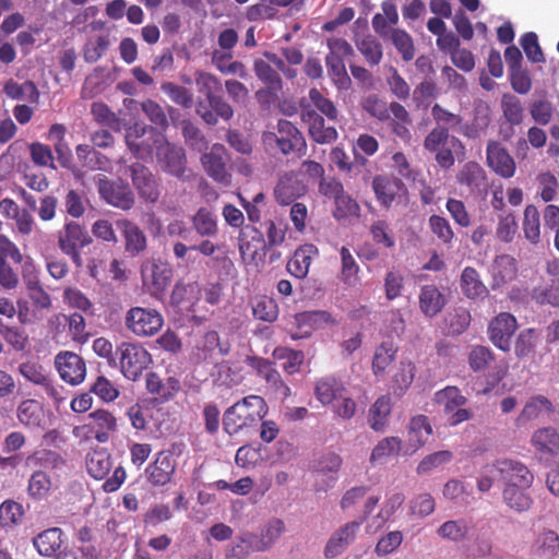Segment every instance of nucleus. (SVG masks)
<instances>
[{
	"instance_id": "1",
	"label": "nucleus",
	"mask_w": 559,
	"mask_h": 559,
	"mask_svg": "<svg viewBox=\"0 0 559 559\" xmlns=\"http://www.w3.org/2000/svg\"><path fill=\"white\" fill-rule=\"evenodd\" d=\"M195 84L199 93L205 96L204 99H198L195 103V114L207 126H216L218 119L229 121L234 117V109L221 95L222 83L217 76L212 73L199 70L194 73Z\"/></svg>"
},
{
	"instance_id": "2",
	"label": "nucleus",
	"mask_w": 559,
	"mask_h": 559,
	"mask_svg": "<svg viewBox=\"0 0 559 559\" xmlns=\"http://www.w3.org/2000/svg\"><path fill=\"white\" fill-rule=\"evenodd\" d=\"M267 405L259 395H248L229 406L223 414L224 431L229 436L255 428L267 414Z\"/></svg>"
},
{
	"instance_id": "3",
	"label": "nucleus",
	"mask_w": 559,
	"mask_h": 559,
	"mask_svg": "<svg viewBox=\"0 0 559 559\" xmlns=\"http://www.w3.org/2000/svg\"><path fill=\"white\" fill-rule=\"evenodd\" d=\"M85 465L91 477L97 480L105 479L102 488L105 492L117 491L124 483L127 473L122 466L114 469L110 477H107L112 468V457L107 449H93L86 455Z\"/></svg>"
},
{
	"instance_id": "4",
	"label": "nucleus",
	"mask_w": 559,
	"mask_h": 559,
	"mask_svg": "<svg viewBox=\"0 0 559 559\" xmlns=\"http://www.w3.org/2000/svg\"><path fill=\"white\" fill-rule=\"evenodd\" d=\"M423 146L435 154V160L442 169H450L455 163L454 150L464 147L462 141L443 127L432 128L425 136Z\"/></svg>"
},
{
	"instance_id": "5",
	"label": "nucleus",
	"mask_w": 559,
	"mask_h": 559,
	"mask_svg": "<svg viewBox=\"0 0 559 559\" xmlns=\"http://www.w3.org/2000/svg\"><path fill=\"white\" fill-rule=\"evenodd\" d=\"M93 242L88 230L75 221L66 222L58 231V247L68 255L76 267H82L81 250Z\"/></svg>"
},
{
	"instance_id": "6",
	"label": "nucleus",
	"mask_w": 559,
	"mask_h": 559,
	"mask_svg": "<svg viewBox=\"0 0 559 559\" xmlns=\"http://www.w3.org/2000/svg\"><path fill=\"white\" fill-rule=\"evenodd\" d=\"M262 139L267 144L275 142L280 152L284 155L295 153L298 156H304L307 151V143L302 132L286 119H280L276 132H265Z\"/></svg>"
},
{
	"instance_id": "7",
	"label": "nucleus",
	"mask_w": 559,
	"mask_h": 559,
	"mask_svg": "<svg viewBox=\"0 0 559 559\" xmlns=\"http://www.w3.org/2000/svg\"><path fill=\"white\" fill-rule=\"evenodd\" d=\"M116 354L122 374L132 381H136L152 362L151 354L138 343L122 342Z\"/></svg>"
},
{
	"instance_id": "8",
	"label": "nucleus",
	"mask_w": 559,
	"mask_h": 559,
	"mask_svg": "<svg viewBox=\"0 0 559 559\" xmlns=\"http://www.w3.org/2000/svg\"><path fill=\"white\" fill-rule=\"evenodd\" d=\"M164 325V318L159 311L152 308L132 307L124 316V326L138 337L156 335Z\"/></svg>"
},
{
	"instance_id": "9",
	"label": "nucleus",
	"mask_w": 559,
	"mask_h": 559,
	"mask_svg": "<svg viewBox=\"0 0 559 559\" xmlns=\"http://www.w3.org/2000/svg\"><path fill=\"white\" fill-rule=\"evenodd\" d=\"M95 183L99 198L108 205L121 211H130L134 206L135 197L127 181L100 175Z\"/></svg>"
},
{
	"instance_id": "10",
	"label": "nucleus",
	"mask_w": 559,
	"mask_h": 559,
	"mask_svg": "<svg viewBox=\"0 0 559 559\" xmlns=\"http://www.w3.org/2000/svg\"><path fill=\"white\" fill-rule=\"evenodd\" d=\"M239 251L246 263L255 266L263 264L267 253L263 233L254 226L247 225L239 235Z\"/></svg>"
},
{
	"instance_id": "11",
	"label": "nucleus",
	"mask_w": 559,
	"mask_h": 559,
	"mask_svg": "<svg viewBox=\"0 0 559 559\" xmlns=\"http://www.w3.org/2000/svg\"><path fill=\"white\" fill-rule=\"evenodd\" d=\"M177 471V460L173 450H162L146 466V480L153 487H163L171 483Z\"/></svg>"
},
{
	"instance_id": "12",
	"label": "nucleus",
	"mask_w": 559,
	"mask_h": 559,
	"mask_svg": "<svg viewBox=\"0 0 559 559\" xmlns=\"http://www.w3.org/2000/svg\"><path fill=\"white\" fill-rule=\"evenodd\" d=\"M144 286L147 287L150 294L154 297L162 296L173 280L171 266L159 260L147 261L141 269Z\"/></svg>"
},
{
	"instance_id": "13",
	"label": "nucleus",
	"mask_w": 559,
	"mask_h": 559,
	"mask_svg": "<svg viewBox=\"0 0 559 559\" xmlns=\"http://www.w3.org/2000/svg\"><path fill=\"white\" fill-rule=\"evenodd\" d=\"M129 175L139 197L147 203H155L159 199V183L153 173L145 165L136 162L129 166Z\"/></svg>"
},
{
	"instance_id": "14",
	"label": "nucleus",
	"mask_w": 559,
	"mask_h": 559,
	"mask_svg": "<svg viewBox=\"0 0 559 559\" xmlns=\"http://www.w3.org/2000/svg\"><path fill=\"white\" fill-rule=\"evenodd\" d=\"M515 317L509 312H500L488 324V337L502 352H509L511 340L518 330Z\"/></svg>"
},
{
	"instance_id": "15",
	"label": "nucleus",
	"mask_w": 559,
	"mask_h": 559,
	"mask_svg": "<svg viewBox=\"0 0 559 559\" xmlns=\"http://www.w3.org/2000/svg\"><path fill=\"white\" fill-rule=\"evenodd\" d=\"M87 437H93L99 443L108 442L110 433L117 430L116 417L106 409L90 413L85 423L80 427Z\"/></svg>"
},
{
	"instance_id": "16",
	"label": "nucleus",
	"mask_w": 559,
	"mask_h": 559,
	"mask_svg": "<svg viewBox=\"0 0 559 559\" xmlns=\"http://www.w3.org/2000/svg\"><path fill=\"white\" fill-rule=\"evenodd\" d=\"M227 151L223 144L215 143L211 151L204 153L201 157L206 174L216 182L229 185L231 176L226 166Z\"/></svg>"
},
{
	"instance_id": "17",
	"label": "nucleus",
	"mask_w": 559,
	"mask_h": 559,
	"mask_svg": "<svg viewBox=\"0 0 559 559\" xmlns=\"http://www.w3.org/2000/svg\"><path fill=\"white\" fill-rule=\"evenodd\" d=\"M55 364L62 380L71 385L83 382L86 376L84 359L72 352H61L56 356Z\"/></svg>"
},
{
	"instance_id": "18",
	"label": "nucleus",
	"mask_w": 559,
	"mask_h": 559,
	"mask_svg": "<svg viewBox=\"0 0 559 559\" xmlns=\"http://www.w3.org/2000/svg\"><path fill=\"white\" fill-rule=\"evenodd\" d=\"M124 243V252L130 257H139L147 249V237L142 228L129 218L116 221Z\"/></svg>"
},
{
	"instance_id": "19",
	"label": "nucleus",
	"mask_w": 559,
	"mask_h": 559,
	"mask_svg": "<svg viewBox=\"0 0 559 559\" xmlns=\"http://www.w3.org/2000/svg\"><path fill=\"white\" fill-rule=\"evenodd\" d=\"M301 121L308 127L309 136L319 144L334 142L338 133L333 126H326L325 119L316 110L306 108L300 112Z\"/></svg>"
},
{
	"instance_id": "20",
	"label": "nucleus",
	"mask_w": 559,
	"mask_h": 559,
	"mask_svg": "<svg viewBox=\"0 0 559 559\" xmlns=\"http://www.w3.org/2000/svg\"><path fill=\"white\" fill-rule=\"evenodd\" d=\"M493 468L506 480V484H516L522 485L524 488H530L534 481L533 473L520 461L511 459L497 460L493 463Z\"/></svg>"
},
{
	"instance_id": "21",
	"label": "nucleus",
	"mask_w": 559,
	"mask_h": 559,
	"mask_svg": "<svg viewBox=\"0 0 559 559\" xmlns=\"http://www.w3.org/2000/svg\"><path fill=\"white\" fill-rule=\"evenodd\" d=\"M20 373L35 385L41 386L47 395L53 399L57 402L63 400L61 396V389L53 384V381L50 379L47 370L35 361H25L19 366Z\"/></svg>"
},
{
	"instance_id": "22",
	"label": "nucleus",
	"mask_w": 559,
	"mask_h": 559,
	"mask_svg": "<svg viewBox=\"0 0 559 559\" xmlns=\"http://www.w3.org/2000/svg\"><path fill=\"white\" fill-rule=\"evenodd\" d=\"M488 166L500 177L509 179L514 176L516 166L508 150L497 141H490L486 147Z\"/></svg>"
},
{
	"instance_id": "23",
	"label": "nucleus",
	"mask_w": 559,
	"mask_h": 559,
	"mask_svg": "<svg viewBox=\"0 0 559 559\" xmlns=\"http://www.w3.org/2000/svg\"><path fill=\"white\" fill-rule=\"evenodd\" d=\"M360 530V522L350 521L336 530L329 538L324 547V556L328 559L335 558L343 554L354 543Z\"/></svg>"
},
{
	"instance_id": "24",
	"label": "nucleus",
	"mask_w": 559,
	"mask_h": 559,
	"mask_svg": "<svg viewBox=\"0 0 559 559\" xmlns=\"http://www.w3.org/2000/svg\"><path fill=\"white\" fill-rule=\"evenodd\" d=\"M307 192L306 185L298 178L294 171L285 173L277 181L274 195L282 205L293 203Z\"/></svg>"
},
{
	"instance_id": "25",
	"label": "nucleus",
	"mask_w": 559,
	"mask_h": 559,
	"mask_svg": "<svg viewBox=\"0 0 559 559\" xmlns=\"http://www.w3.org/2000/svg\"><path fill=\"white\" fill-rule=\"evenodd\" d=\"M333 323L334 320L328 311H305L295 316L296 331L290 332L293 340L309 337L319 323Z\"/></svg>"
},
{
	"instance_id": "26",
	"label": "nucleus",
	"mask_w": 559,
	"mask_h": 559,
	"mask_svg": "<svg viewBox=\"0 0 559 559\" xmlns=\"http://www.w3.org/2000/svg\"><path fill=\"white\" fill-rule=\"evenodd\" d=\"M146 390L155 395L157 400L165 403L173 400L181 389V383L176 377H168L165 381L156 373L146 374Z\"/></svg>"
},
{
	"instance_id": "27",
	"label": "nucleus",
	"mask_w": 559,
	"mask_h": 559,
	"mask_svg": "<svg viewBox=\"0 0 559 559\" xmlns=\"http://www.w3.org/2000/svg\"><path fill=\"white\" fill-rule=\"evenodd\" d=\"M346 392L343 381L334 376H324L314 381V397L323 405L328 406L338 401L342 394Z\"/></svg>"
},
{
	"instance_id": "28",
	"label": "nucleus",
	"mask_w": 559,
	"mask_h": 559,
	"mask_svg": "<svg viewBox=\"0 0 559 559\" xmlns=\"http://www.w3.org/2000/svg\"><path fill=\"white\" fill-rule=\"evenodd\" d=\"M531 444L537 453L555 457L559 454V432L551 426L538 428L532 433Z\"/></svg>"
},
{
	"instance_id": "29",
	"label": "nucleus",
	"mask_w": 559,
	"mask_h": 559,
	"mask_svg": "<svg viewBox=\"0 0 559 559\" xmlns=\"http://www.w3.org/2000/svg\"><path fill=\"white\" fill-rule=\"evenodd\" d=\"M317 254L318 248L314 245L305 243L298 247L286 264L287 272L298 280L305 278L309 273L312 259Z\"/></svg>"
},
{
	"instance_id": "30",
	"label": "nucleus",
	"mask_w": 559,
	"mask_h": 559,
	"mask_svg": "<svg viewBox=\"0 0 559 559\" xmlns=\"http://www.w3.org/2000/svg\"><path fill=\"white\" fill-rule=\"evenodd\" d=\"M491 275L492 289L500 288L501 286L512 282L518 276L516 260L509 254L496 257L491 266Z\"/></svg>"
},
{
	"instance_id": "31",
	"label": "nucleus",
	"mask_w": 559,
	"mask_h": 559,
	"mask_svg": "<svg viewBox=\"0 0 559 559\" xmlns=\"http://www.w3.org/2000/svg\"><path fill=\"white\" fill-rule=\"evenodd\" d=\"M545 412L551 414L555 412L552 402L544 395H534L526 401L521 413L515 418V426L524 427L530 421L537 419Z\"/></svg>"
},
{
	"instance_id": "32",
	"label": "nucleus",
	"mask_w": 559,
	"mask_h": 559,
	"mask_svg": "<svg viewBox=\"0 0 559 559\" xmlns=\"http://www.w3.org/2000/svg\"><path fill=\"white\" fill-rule=\"evenodd\" d=\"M147 133H154V129L141 122H135L127 128L126 144L134 156L141 157L152 153V145L143 139Z\"/></svg>"
},
{
	"instance_id": "33",
	"label": "nucleus",
	"mask_w": 559,
	"mask_h": 559,
	"mask_svg": "<svg viewBox=\"0 0 559 559\" xmlns=\"http://www.w3.org/2000/svg\"><path fill=\"white\" fill-rule=\"evenodd\" d=\"M316 110L321 116H325L329 121H335L338 117V110L334 103L325 97L318 88H310L308 99L304 98L300 102V112L306 108Z\"/></svg>"
},
{
	"instance_id": "34",
	"label": "nucleus",
	"mask_w": 559,
	"mask_h": 559,
	"mask_svg": "<svg viewBox=\"0 0 559 559\" xmlns=\"http://www.w3.org/2000/svg\"><path fill=\"white\" fill-rule=\"evenodd\" d=\"M445 298L436 285H424L419 294V308L421 312L432 318L443 309Z\"/></svg>"
},
{
	"instance_id": "35",
	"label": "nucleus",
	"mask_w": 559,
	"mask_h": 559,
	"mask_svg": "<svg viewBox=\"0 0 559 559\" xmlns=\"http://www.w3.org/2000/svg\"><path fill=\"white\" fill-rule=\"evenodd\" d=\"M503 502L514 512H526L532 508L533 498L524 490L522 485L506 484L502 491Z\"/></svg>"
},
{
	"instance_id": "36",
	"label": "nucleus",
	"mask_w": 559,
	"mask_h": 559,
	"mask_svg": "<svg viewBox=\"0 0 559 559\" xmlns=\"http://www.w3.org/2000/svg\"><path fill=\"white\" fill-rule=\"evenodd\" d=\"M408 441L411 445L418 450L424 447L432 435V426L426 415L413 416L407 426Z\"/></svg>"
},
{
	"instance_id": "37",
	"label": "nucleus",
	"mask_w": 559,
	"mask_h": 559,
	"mask_svg": "<svg viewBox=\"0 0 559 559\" xmlns=\"http://www.w3.org/2000/svg\"><path fill=\"white\" fill-rule=\"evenodd\" d=\"M460 185L466 186L471 191L486 187L487 176L484 168L475 162H467L456 174Z\"/></svg>"
},
{
	"instance_id": "38",
	"label": "nucleus",
	"mask_w": 559,
	"mask_h": 559,
	"mask_svg": "<svg viewBox=\"0 0 559 559\" xmlns=\"http://www.w3.org/2000/svg\"><path fill=\"white\" fill-rule=\"evenodd\" d=\"M62 535L59 527L47 528L34 537L33 545L41 556L51 557L60 549Z\"/></svg>"
},
{
	"instance_id": "39",
	"label": "nucleus",
	"mask_w": 559,
	"mask_h": 559,
	"mask_svg": "<svg viewBox=\"0 0 559 559\" xmlns=\"http://www.w3.org/2000/svg\"><path fill=\"white\" fill-rule=\"evenodd\" d=\"M460 285L463 294L469 299L485 297L488 294L479 273L472 266H466L462 271Z\"/></svg>"
},
{
	"instance_id": "40",
	"label": "nucleus",
	"mask_w": 559,
	"mask_h": 559,
	"mask_svg": "<svg viewBox=\"0 0 559 559\" xmlns=\"http://www.w3.org/2000/svg\"><path fill=\"white\" fill-rule=\"evenodd\" d=\"M401 181L386 176L378 175L372 179V189L378 202L384 207H390L400 189Z\"/></svg>"
},
{
	"instance_id": "41",
	"label": "nucleus",
	"mask_w": 559,
	"mask_h": 559,
	"mask_svg": "<svg viewBox=\"0 0 559 559\" xmlns=\"http://www.w3.org/2000/svg\"><path fill=\"white\" fill-rule=\"evenodd\" d=\"M17 419L24 426L40 428L44 424V408L36 400H24L16 411Z\"/></svg>"
},
{
	"instance_id": "42",
	"label": "nucleus",
	"mask_w": 559,
	"mask_h": 559,
	"mask_svg": "<svg viewBox=\"0 0 559 559\" xmlns=\"http://www.w3.org/2000/svg\"><path fill=\"white\" fill-rule=\"evenodd\" d=\"M392 412V402L389 395L379 396L369 409V425L372 430L383 431Z\"/></svg>"
},
{
	"instance_id": "43",
	"label": "nucleus",
	"mask_w": 559,
	"mask_h": 559,
	"mask_svg": "<svg viewBox=\"0 0 559 559\" xmlns=\"http://www.w3.org/2000/svg\"><path fill=\"white\" fill-rule=\"evenodd\" d=\"M187 158L182 147L168 146L164 153V170L179 179L187 180Z\"/></svg>"
},
{
	"instance_id": "44",
	"label": "nucleus",
	"mask_w": 559,
	"mask_h": 559,
	"mask_svg": "<svg viewBox=\"0 0 559 559\" xmlns=\"http://www.w3.org/2000/svg\"><path fill=\"white\" fill-rule=\"evenodd\" d=\"M397 347L391 341H384L374 349L372 357V372L376 377L382 376L394 361Z\"/></svg>"
},
{
	"instance_id": "45",
	"label": "nucleus",
	"mask_w": 559,
	"mask_h": 559,
	"mask_svg": "<svg viewBox=\"0 0 559 559\" xmlns=\"http://www.w3.org/2000/svg\"><path fill=\"white\" fill-rule=\"evenodd\" d=\"M328 73L338 90H348L352 80L346 71L343 58L337 53H328L325 57Z\"/></svg>"
},
{
	"instance_id": "46",
	"label": "nucleus",
	"mask_w": 559,
	"mask_h": 559,
	"mask_svg": "<svg viewBox=\"0 0 559 559\" xmlns=\"http://www.w3.org/2000/svg\"><path fill=\"white\" fill-rule=\"evenodd\" d=\"M3 92L11 99L22 100L27 97L31 103H38L40 96L36 84L29 80L20 84L10 79L4 83Z\"/></svg>"
},
{
	"instance_id": "47",
	"label": "nucleus",
	"mask_w": 559,
	"mask_h": 559,
	"mask_svg": "<svg viewBox=\"0 0 559 559\" xmlns=\"http://www.w3.org/2000/svg\"><path fill=\"white\" fill-rule=\"evenodd\" d=\"M75 538L80 543L78 548L83 559H100V545L91 527L87 525L80 527L75 533Z\"/></svg>"
},
{
	"instance_id": "48",
	"label": "nucleus",
	"mask_w": 559,
	"mask_h": 559,
	"mask_svg": "<svg viewBox=\"0 0 559 559\" xmlns=\"http://www.w3.org/2000/svg\"><path fill=\"white\" fill-rule=\"evenodd\" d=\"M435 400L438 404L443 406L445 417L467 403V399L461 391L456 386L451 385L436 392Z\"/></svg>"
},
{
	"instance_id": "49",
	"label": "nucleus",
	"mask_w": 559,
	"mask_h": 559,
	"mask_svg": "<svg viewBox=\"0 0 559 559\" xmlns=\"http://www.w3.org/2000/svg\"><path fill=\"white\" fill-rule=\"evenodd\" d=\"M522 229L527 241L532 245L539 242L540 215L538 209L534 204H528L524 209Z\"/></svg>"
},
{
	"instance_id": "50",
	"label": "nucleus",
	"mask_w": 559,
	"mask_h": 559,
	"mask_svg": "<svg viewBox=\"0 0 559 559\" xmlns=\"http://www.w3.org/2000/svg\"><path fill=\"white\" fill-rule=\"evenodd\" d=\"M402 440L399 437H386L380 440L372 449L370 463L372 465L385 463L392 455L399 454Z\"/></svg>"
},
{
	"instance_id": "51",
	"label": "nucleus",
	"mask_w": 559,
	"mask_h": 559,
	"mask_svg": "<svg viewBox=\"0 0 559 559\" xmlns=\"http://www.w3.org/2000/svg\"><path fill=\"white\" fill-rule=\"evenodd\" d=\"M252 314L257 320L264 322H274L278 317V306L276 301L265 295L257 296L251 300Z\"/></svg>"
},
{
	"instance_id": "52",
	"label": "nucleus",
	"mask_w": 559,
	"mask_h": 559,
	"mask_svg": "<svg viewBox=\"0 0 559 559\" xmlns=\"http://www.w3.org/2000/svg\"><path fill=\"white\" fill-rule=\"evenodd\" d=\"M52 488V480L50 476L41 471H35L27 484V493L34 500H43L46 499Z\"/></svg>"
},
{
	"instance_id": "53",
	"label": "nucleus",
	"mask_w": 559,
	"mask_h": 559,
	"mask_svg": "<svg viewBox=\"0 0 559 559\" xmlns=\"http://www.w3.org/2000/svg\"><path fill=\"white\" fill-rule=\"evenodd\" d=\"M358 51L370 67L378 66L383 57L381 43L372 35H367L356 41Z\"/></svg>"
},
{
	"instance_id": "54",
	"label": "nucleus",
	"mask_w": 559,
	"mask_h": 559,
	"mask_svg": "<svg viewBox=\"0 0 559 559\" xmlns=\"http://www.w3.org/2000/svg\"><path fill=\"white\" fill-rule=\"evenodd\" d=\"M501 110L503 118L511 127L519 126L524 119V108L519 97L512 94H504L501 98Z\"/></svg>"
},
{
	"instance_id": "55",
	"label": "nucleus",
	"mask_w": 559,
	"mask_h": 559,
	"mask_svg": "<svg viewBox=\"0 0 559 559\" xmlns=\"http://www.w3.org/2000/svg\"><path fill=\"white\" fill-rule=\"evenodd\" d=\"M416 367L412 361H402L392 378V390L397 396H402L414 381Z\"/></svg>"
},
{
	"instance_id": "56",
	"label": "nucleus",
	"mask_w": 559,
	"mask_h": 559,
	"mask_svg": "<svg viewBox=\"0 0 559 559\" xmlns=\"http://www.w3.org/2000/svg\"><path fill=\"white\" fill-rule=\"evenodd\" d=\"M342 267L341 280L347 286H355L359 282V265L350 253L349 249L342 247L340 250Z\"/></svg>"
},
{
	"instance_id": "57",
	"label": "nucleus",
	"mask_w": 559,
	"mask_h": 559,
	"mask_svg": "<svg viewBox=\"0 0 559 559\" xmlns=\"http://www.w3.org/2000/svg\"><path fill=\"white\" fill-rule=\"evenodd\" d=\"M192 224L195 231L202 237H210L217 234V223L214 214L206 207H200L192 216Z\"/></svg>"
},
{
	"instance_id": "58",
	"label": "nucleus",
	"mask_w": 559,
	"mask_h": 559,
	"mask_svg": "<svg viewBox=\"0 0 559 559\" xmlns=\"http://www.w3.org/2000/svg\"><path fill=\"white\" fill-rule=\"evenodd\" d=\"M253 69L259 80H261L270 90L275 92L282 90V79L269 62L263 59H257L254 60Z\"/></svg>"
},
{
	"instance_id": "59",
	"label": "nucleus",
	"mask_w": 559,
	"mask_h": 559,
	"mask_svg": "<svg viewBox=\"0 0 559 559\" xmlns=\"http://www.w3.org/2000/svg\"><path fill=\"white\" fill-rule=\"evenodd\" d=\"M431 116L436 122V127H443L448 132L461 128L463 122L462 116L448 110L438 103L431 107Z\"/></svg>"
},
{
	"instance_id": "60",
	"label": "nucleus",
	"mask_w": 559,
	"mask_h": 559,
	"mask_svg": "<svg viewBox=\"0 0 559 559\" xmlns=\"http://www.w3.org/2000/svg\"><path fill=\"white\" fill-rule=\"evenodd\" d=\"M109 46V34L98 35L94 39H88L83 47L84 60L90 63L98 61L105 55Z\"/></svg>"
},
{
	"instance_id": "61",
	"label": "nucleus",
	"mask_w": 559,
	"mask_h": 559,
	"mask_svg": "<svg viewBox=\"0 0 559 559\" xmlns=\"http://www.w3.org/2000/svg\"><path fill=\"white\" fill-rule=\"evenodd\" d=\"M537 552L552 559L559 552V535L552 530H544L536 539Z\"/></svg>"
},
{
	"instance_id": "62",
	"label": "nucleus",
	"mask_w": 559,
	"mask_h": 559,
	"mask_svg": "<svg viewBox=\"0 0 559 559\" xmlns=\"http://www.w3.org/2000/svg\"><path fill=\"white\" fill-rule=\"evenodd\" d=\"M334 205L335 209L333 211V216L337 221L359 216V204L346 192H343L341 195H338V198L334 201Z\"/></svg>"
},
{
	"instance_id": "63",
	"label": "nucleus",
	"mask_w": 559,
	"mask_h": 559,
	"mask_svg": "<svg viewBox=\"0 0 559 559\" xmlns=\"http://www.w3.org/2000/svg\"><path fill=\"white\" fill-rule=\"evenodd\" d=\"M533 298L538 305L559 307V277L551 280L546 286L536 287Z\"/></svg>"
},
{
	"instance_id": "64",
	"label": "nucleus",
	"mask_w": 559,
	"mask_h": 559,
	"mask_svg": "<svg viewBox=\"0 0 559 559\" xmlns=\"http://www.w3.org/2000/svg\"><path fill=\"white\" fill-rule=\"evenodd\" d=\"M162 91L182 108L188 109L193 105V94L185 86L173 82H165L162 84Z\"/></svg>"
}]
</instances>
